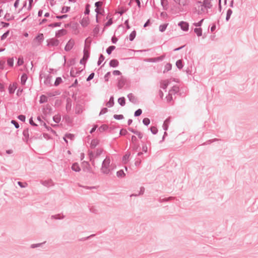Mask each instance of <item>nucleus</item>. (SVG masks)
<instances>
[{"label": "nucleus", "instance_id": "obj_18", "mask_svg": "<svg viewBox=\"0 0 258 258\" xmlns=\"http://www.w3.org/2000/svg\"><path fill=\"white\" fill-rule=\"evenodd\" d=\"M71 168L75 172H79L81 170L79 164L76 162L73 164Z\"/></svg>", "mask_w": 258, "mask_h": 258}, {"label": "nucleus", "instance_id": "obj_12", "mask_svg": "<svg viewBox=\"0 0 258 258\" xmlns=\"http://www.w3.org/2000/svg\"><path fill=\"white\" fill-rule=\"evenodd\" d=\"M51 79L52 76L50 75H48L45 78V80L44 81V84L48 86H51Z\"/></svg>", "mask_w": 258, "mask_h": 258}, {"label": "nucleus", "instance_id": "obj_59", "mask_svg": "<svg viewBox=\"0 0 258 258\" xmlns=\"http://www.w3.org/2000/svg\"><path fill=\"white\" fill-rule=\"evenodd\" d=\"M11 123L14 124L15 127L16 128H18L19 127V124L18 123V122L15 120H12L11 121Z\"/></svg>", "mask_w": 258, "mask_h": 258}, {"label": "nucleus", "instance_id": "obj_5", "mask_svg": "<svg viewBox=\"0 0 258 258\" xmlns=\"http://www.w3.org/2000/svg\"><path fill=\"white\" fill-rule=\"evenodd\" d=\"M114 128L110 126V127H109L106 124H102V125H101L98 129V131H99L100 133H102L104 131H108V132L109 133H111V131Z\"/></svg>", "mask_w": 258, "mask_h": 258}, {"label": "nucleus", "instance_id": "obj_60", "mask_svg": "<svg viewBox=\"0 0 258 258\" xmlns=\"http://www.w3.org/2000/svg\"><path fill=\"white\" fill-rule=\"evenodd\" d=\"M127 134L126 130L122 128L120 130L119 135L120 136H125Z\"/></svg>", "mask_w": 258, "mask_h": 258}, {"label": "nucleus", "instance_id": "obj_61", "mask_svg": "<svg viewBox=\"0 0 258 258\" xmlns=\"http://www.w3.org/2000/svg\"><path fill=\"white\" fill-rule=\"evenodd\" d=\"M113 23L112 18L109 19L108 21L105 24L104 27H108L111 25Z\"/></svg>", "mask_w": 258, "mask_h": 258}, {"label": "nucleus", "instance_id": "obj_38", "mask_svg": "<svg viewBox=\"0 0 258 258\" xmlns=\"http://www.w3.org/2000/svg\"><path fill=\"white\" fill-rule=\"evenodd\" d=\"M136 36V31L135 30L133 31L129 36V39L131 41H132L134 40L135 37Z\"/></svg>", "mask_w": 258, "mask_h": 258}, {"label": "nucleus", "instance_id": "obj_15", "mask_svg": "<svg viewBox=\"0 0 258 258\" xmlns=\"http://www.w3.org/2000/svg\"><path fill=\"white\" fill-rule=\"evenodd\" d=\"M109 66L112 68H116L119 65V61L116 59H111L109 62Z\"/></svg>", "mask_w": 258, "mask_h": 258}, {"label": "nucleus", "instance_id": "obj_10", "mask_svg": "<svg viewBox=\"0 0 258 258\" xmlns=\"http://www.w3.org/2000/svg\"><path fill=\"white\" fill-rule=\"evenodd\" d=\"M17 88V83H14L13 84H10L9 86L8 90L10 94H14Z\"/></svg>", "mask_w": 258, "mask_h": 258}, {"label": "nucleus", "instance_id": "obj_3", "mask_svg": "<svg viewBox=\"0 0 258 258\" xmlns=\"http://www.w3.org/2000/svg\"><path fill=\"white\" fill-rule=\"evenodd\" d=\"M59 41L55 38H51L47 40V46L48 47H54L58 45Z\"/></svg>", "mask_w": 258, "mask_h": 258}, {"label": "nucleus", "instance_id": "obj_31", "mask_svg": "<svg viewBox=\"0 0 258 258\" xmlns=\"http://www.w3.org/2000/svg\"><path fill=\"white\" fill-rule=\"evenodd\" d=\"M169 84V81L168 80L164 81L161 83V88L164 90H165L168 86Z\"/></svg>", "mask_w": 258, "mask_h": 258}, {"label": "nucleus", "instance_id": "obj_27", "mask_svg": "<svg viewBox=\"0 0 258 258\" xmlns=\"http://www.w3.org/2000/svg\"><path fill=\"white\" fill-rule=\"evenodd\" d=\"M176 67L181 70L183 67V61L182 59H178L176 62Z\"/></svg>", "mask_w": 258, "mask_h": 258}, {"label": "nucleus", "instance_id": "obj_40", "mask_svg": "<svg viewBox=\"0 0 258 258\" xmlns=\"http://www.w3.org/2000/svg\"><path fill=\"white\" fill-rule=\"evenodd\" d=\"M61 22H56L54 23H51L48 25L49 27H60L61 26Z\"/></svg>", "mask_w": 258, "mask_h": 258}, {"label": "nucleus", "instance_id": "obj_58", "mask_svg": "<svg viewBox=\"0 0 258 258\" xmlns=\"http://www.w3.org/2000/svg\"><path fill=\"white\" fill-rule=\"evenodd\" d=\"M17 183L22 188L26 187L28 185V184L26 182L23 183L21 181H18Z\"/></svg>", "mask_w": 258, "mask_h": 258}, {"label": "nucleus", "instance_id": "obj_56", "mask_svg": "<svg viewBox=\"0 0 258 258\" xmlns=\"http://www.w3.org/2000/svg\"><path fill=\"white\" fill-rule=\"evenodd\" d=\"M123 115L122 114H114L113 115V118L117 120H120L123 118Z\"/></svg>", "mask_w": 258, "mask_h": 258}, {"label": "nucleus", "instance_id": "obj_54", "mask_svg": "<svg viewBox=\"0 0 258 258\" xmlns=\"http://www.w3.org/2000/svg\"><path fill=\"white\" fill-rule=\"evenodd\" d=\"M178 90H179V88L176 86H174L172 89L169 91V92L170 93V92H174V93H176L177 92H178Z\"/></svg>", "mask_w": 258, "mask_h": 258}, {"label": "nucleus", "instance_id": "obj_34", "mask_svg": "<svg viewBox=\"0 0 258 258\" xmlns=\"http://www.w3.org/2000/svg\"><path fill=\"white\" fill-rule=\"evenodd\" d=\"M168 25V23L163 24L162 25H160L159 26V31L161 32H163L166 29L167 26Z\"/></svg>", "mask_w": 258, "mask_h": 258}, {"label": "nucleus", "instance_id": "obj_63", "mask_svg": "<svg viewBox=\"0 0 258 258\" xmlns=\"http://www.w3.org/2000/svg\"><path fill=\"white\" fill-rule=\"evenodd\" d=\"M66 137H67L68 139H69L71 140H74L75 136L73 134H67L65 135Z\"/></svg>", "mask_w": 258, "mask_h": 258}, {"label": "nucleus", "instance_id": "obj_44", "mask_svg": "<svg viewBox=\"0 0 258 258\" xmlns=\"http://www.w3.org/2000/svg\"><path fill=\"white\" fill-rule=\"evenodd\" d=\"M88 155L90 161H92L93 160H94V158L96 157L92 151H89Z\"/></svg>", "mask_w": 258, "mask_h": 258}, {"label": "nucleus", "instance_id": "obj_9", "mask_svg": "<svg viewBox=\"0 0 258 258\" xmlns=\"http://www.w3.org/2000/svg\"><path fill=\"white\" fill-rule=\"evenodd\" d=\"M75 70H76V68H72L70 71V76L72 77H76L77 76H78L80 75L81 72L83 71V69L81 70H78L75 71Z\"/></svg>", "mask_w": 258, "mask_h": 258}, {"label": "nucleus", "instance_id": "obj_32", "mask_svg": "<svg viewBox=\"0 0 258 258\" xmlns=\"http://www.w3.org/2000/svg\"><path fill=\"white\" fill-rule=\"evenodd\" d=\"M61 120V115L59 114L54 115L53 117V120L56 123H58Z\"/></svg>", "mask_w": 258, "mask_h": 258}, {"label": "nucleus", "instance_id": "obj_13", "mask_svg": "<svg viewBox=\"0 0 258 258\" xmlns=\"http://www.w3.org/2000/svg\"><path fill=\"white\" fill-rule=\"evenodd\" d=\"M67 33V30L64 29H61L55 32V37L59 38L64 35Z\"/></svg>", "mask_w": 258, "mask_h": 258}, {"label": "nucleus", "instance_id": "obj_14", "mask_svg": "<svg viewBox=\"0 0 258 258\" xmlns=\"http://www.w3.org/2000/svg\"><path fill=\"white\" fill-rule=\"evenodd\" d=\"M35 39L39 43L41 44L44 39V35L42 33H39L37 36L35 38Z\"/></svg>", "mask_w": 258, "mask_h": 258}, {"label": "nucleus", "instance_id": "obj_30", "mask_svg": "<svg viewBox=\"0 0 258 258\" xmlns=\"http://www.w3.org/2000/svg\"><path fill=\"white\" fill-rule=\"evenodd\" d=\"M232 12H233V11L231 9H228L227 10V13H226V19H225V20L227 22H228L229 20L230 17L232 14Z\"/></svg>", "mask_w": 258, "mask_h": 258}, {"label": "nucleus", "instance_id": "obj_51", "mask_svg": "<svg viewBox=\"0 0 258 258\" xmlns=\"http://www.w3.org/2000/svg\"><path fill=\"white\" fill-rule=\"evenodd\" d=\"M90 13V5L87 4L85 7V10L84 12L85 15H89Z\"/></svg>", "mask_w": 258, "mask_h": 258}, {"label": "nucleus", "instance_id": "obj_16", "mask_svg": "<svg viewBox=\"0 0 258 258\" xmlns=\"http://www.w3.org/2000/svg\"><path fill=\"white\" fill-rule=\"evenodd\" d=\"M127 98L130 101L133 103H136L137 101V98L134 96L133 93H130L127 95Z\"/></svg>", "mask_w": 258, "mask_h": 258}, {"label": "nucleus", "instance_id": "obj_26", "mask_svg": "<svg viewBox=\"0 0 258 258\" xmlns=\"http://www.w3.org/2000/svg\"><path fill=\"white\" fill-rule=\"evenodd\" d=\"M84 56L83 59H85V61H86L90 56V52L89 50L86 49L85 48L83 50Z\"/></svg>", "mask_w": 258, "mask_h": 258}, {"label": "nucleus", "instance_id": "obj_6", "mask_svg": "<svg viewBox=\"0 0 258 258\" xmlns=\"http://www.w3.org/2000/svg\"><path fill=\"white\" fill-rule=\"evenodd\" d=\"M178 26H179L181 29L183 31H187L189 29V24L187 22L185 21H180Z\"/></svg>", "mask_w": 258, "mask_h": 258}, {"label": "nucleus", "instance_id": "obj_48", "mask_svg": "<svg viewBox=\"0 0 258 258\" xmlns=\"http://www.w3.org/2000/svg\"><path fill=\"white\" fill-rule=\"evenodd\" d=\"M9 30H7L6 32H5L1 37V40H4L9 35Z\"/></svg>", "mask_w": 258, "mask_h": 258}, {"label": "nucleus", "instance_id": "obj_49", "mask_svg": "<svg viewBox=\"0 0 258 258\" xmlns=\"http://www.w3.org/2000/svg\"><path fill=\"white\" fill-rule=\"evenodd\" d=\"M142 113V110L141 109H137L134 113V116L135 117H138L140 116Z\"/></svg>", "mask_w": 258, "mask_h": 258}, {"label": "nucleus", "instance_id": "obj_35", "mask_svg": "<svg viewBox=\"0 0 258 258\" xmlns=\"http://www.w3.org/2000/svg\"><path fill=\"white\" fill-rule=\"evenodd\" d=\"M116 175L118 177H123L125 176V174L124 173L123 170L122 169H120L119 171H117Z\"/></svg>", "mask_w": 258, "mask_h": 258}, {"label": "nucleus", "instance_id": "obj_28", "mask_svg": "<svg viewBox=\"0 0 258 258\" xmlns=\"http://www.w3.org/2000/svg\"><path fill=\"white\" fill-rule=\"evenodd\" d=\"M172 69V64L170 63H167L164 67V70L163 71V73L165 74L167 72L171 70Z\"/></svg>", "mask_w": 258, "mask_h": 258}, {"label": "nucleus", "instance_id": "obj_33", "mask_svg": "<svg viewBox=\"0 0 258 258\" xmlns=\"http://www.w3.org/2000/svg\"><path fill=\"white\" fill-rule=\"evenodd\" d=\"M194 32L196 33L198 37L202 35V29L201 28H196L194 29Z\"/></svg>", "mask_w": 258, "mask_h": 258}, {"label": "nucleus", "instance_id": "obj_42", "mask_svg": "<svg viewBox=\"0 0 258 258\" xmlns=\"http://www.w3.org/2000/svg\"><path fill=\"white\" fill-rule=\"evenodd\" d=\"M62 82V79L60 77H57L54 82V85L55 86H58Z\"/></svg>", "mask_w": 258, "mask_h": 258}, {"label": "nucleus", "instance_id": "obj_52", "mask_svg": "<svg viewBox=\"0 0 258 258\" xmlns=\"http://www.w3.org/2000/svg\"><path fill=\"white\" fill-rule=\"evenodd\" d=\"M95 12L96 13V22H98V15L99 14H102V13L100 12V9L99 8H96L95 10Z\"/></svg>", "mask_w": 258, "mask_h": 258}, {"label": "nucleus", "instance_id": "obj_64", "mask_svg": "<svg viewBox=\"0 0 258 258\" xmlns=\"http://www.w3.org/2000/svg\"><path fill=\"white\" fill-rule=\"evenodd\" d=\"M24 63V61H23V58H19L18 59V61H17V65L18 66H22Z\"/></svg>", "mask_w": 258, "mask_h": 258}, {"label": "nucleus", "instance_id": "obj_29", "mask_svg": "<svg viewBox=\"0 0 258 258\" xmlns=\"http://www.w3.org/2000/svg\"><path fill=\"white\" fill-rule=\"evenodd\" d=\"M118 103L121 106H124L125 104V99L124 97H120L118 99Z\"/></svg>", "mask_w": 258, "mask_h": 258}, {"label": "nucleus", "instance_id": "obj_43", "mask_svg": "<svg viewBox=\"0 0 258 258\" xmlns=\"http://www.w3.org/2000/svg\"><path fill=\"white\" fill-rule=\"evenodd\" d=\"M7 63L10 67H13L14 65V58L10 57L7 60Z\"/></svg>", "mask_w": 258, "mask_h": 258}, {"label": "nucleus", "instance_id": "obj_17", "mask_svg": "<svg viewBox=\"0 0 258 258\" xmlns=\"http://www.w3.org/2000/svg\"><path fill=\"white\" fill-rule=\"evenodd\" d=\"M65 217V216L62 214H58L56 215H51V219H55V220H61L63 219Z\"/></svg>", "mask_w": 258, "mask_h": 258}, {"label": "nucleus", "instance_id": "obj_41", "mask_svg": "<svg viewBox=\"0 0 258 258\" xmlns=\"http://www.w3.org/2000/svg\"><path fill=\"white\" fill-rule=\"evenodd\" d=\"M104 59L105 57L104 56V55L102 54H100L97 62L98 66L100 65L102 61L104 60Z\"/></svg>", "mask_w": 258, "mask_h": 258}, {"label": "nucleus", "instance_id": "obj_57", "mask_svg": "<svg viewBox=\"0 0 258 258\" xmlns=\"http://www.w3.org/2000/svg\"><path fill=\"white\" fill-rule=\"evenodd\" d=\"M99 27L98 25L96 26V27L93 29V33L94 36H96L97 35V34L99 33Z\"/></svg>", "mask_w": 258, "mask_h": 258}, {"label": "nucleus", "instance_id": "obj_4", "mask_svg": "<svg viewBox=\"0 0 258 258\" xmlns=\"http://www.w3.org/2000/svg\"><path fill=\"white\" fill-rule=\"evenodd\" d=\"M165 57V55H163L156 57L149 58L146 60L147 62H156L162 61Z\"/></svg>", "mask_w": 258, "mask_h": 258}, {"label": "nucleus", "instance_id": "obj_45", "mask_svg": "<svg viewBox=\"0 0 258 258\" xmlns=\"http://www.w3.org/2000/svg\"><path fill=\"white\" fill-rule=\"evenodd\" d=\"M150 130L151 132V133L153 134V135H156L158 133V129L156 127V126H151L150 128Z\"/></svg>", "mask_w": 258, "mask_h": 258}, {"label": "nucleus", "instance_id": "obj_2", "mask_svg": "<svg viewBox=\"0 0 258 258\" xmlns=\"http://www.w3.org/2000/svg\"><path fill=\"white\" fill-rule=\"evenodd\" d=\"M212 0H204L203 2L201 1H197V5H199L198 7H201V11L202 12H205V10H208V9H210L212 8V4H211V1Z\"/></svg>", "mask_w": 258, "mask_h": 258}, {"label": "nucleus", "instance_id": "obj_19", "mask_svg": "<svg viewBox=\"0 0 258 258\" xmlns=\"http://www.w3.org/2000/svg\"><path fill=\"white\" fill-rule=\"evenodd\" d=\"M99 143V140L97 139L92 140L90 144V148L91 149H94Z\"/></svg>", "mask_w": 258, "mask_h": 258}, {"label": "nucleus", "instance_id": "obj_46", "mask_svg": "<svg viewBox=\"0 0 258 258\" xmlns=\"http://www.w3.org/2000/svg\"><path fill=\"white\" fill-rule=\"evenodd\" d=\"M143 123L145 125L148 126L150 123V120L149 118H144L143 119Z\"/></svg>", "mask_w": 258, "mask_h": 258}, {"label": "nucleus", "instance_id": "obj_62", "mask_svg": "<svg viewBox=\"0 0 258 258\" xmlns=\"http://www.w3.org/2000/svg\"><path fill=\"white\" fill-rule=\"evenodd\" d=\"M18 118L19 120H20L21 121H22L23 122H24L25 121V119H26V116L24 115L21 114V115H19L18 116Z\"/></svg>", "mask_w": 258, "mask_h": 258}, {"label": "nucleus", "instance_id": "obj_23", "mask_svg": "<svg viewBox=\"0 0 258 258\" xmlns=\"http://www.w3.org/2000/svg\"><path fill=\"white\" fill-rule=\"evenodd\" d=\"M48 101V97L45 95H41L40 96L39 103L42 104L46 103Z\"/></svg>", "mask_w": 258, "mask_h": 258}, {"label": "nucleus", "instance_id": "obj_11", "mask_svg": "<svg viewBox=\"0 0 258 258\" xmlns=\"http://www.w3.org/2000/svg\"><path fill=\"white\" fill-rule=\"evenodd\" d=\"M40 183L44 186L48 187L53 185V181L51 179L41 180Z\"/></svg>", "mask_w": 258, "mask_h": 258}, {"label": "nucleus", "instance_id": "obj_21", "mask_svg": "<svg viewBox=\"0 0 258 258\" xmlns=\"http://www.w3.org/2000/svg\"><path fill=\"white\" fill-rule=\"evenodd\" d=\"M169 122H170L169 118L166 119L164 121L163 125H162V127L164 131H166L168 130V127H169Z\"/></svg>", "mask_w": 258, "mask_h": 258}, {"label": "nucleus", "instance_id": "obj_1", "mask_svg": "<svg viewBox=\"0 0 258 258\" xmlns=\"http://www.w3.org/2000/svg\"><path fill=\"white\" fill-rule=\"evenodd\" d=\"M110 159L109 157L106 156L102 163L101 168L100 169L101 173L104 174H109L112 170L110 168Z\"/></svg>", "mask_w": 258, "mask_h": 258}, {"label": "nucleus", "instance_id": "obj_7", "mask_svg": "<svg viewBox=\"0 0 258 258\" xmlns=\"http://www.w3.org/2000/svg\"><path fill=\"white\" fill-rule=\"evenodd\" d=\"M75 45V41L73 39H71L67 42L65 47L64 50L66 51H70L74 47Z\"/></svg>", "mask_w": 258, "mask_h": 258}, {"label": "nucleus", "instance_id": "obj_39", "mask_svg": "<svg viewBox=\"0 0 258 258\" xmlns=\"http://www.w3.org/2000/svg\"><path fill=\"white\" fill-rule=\"evenodd\" d=\"M4 18L8 21H10L14 19V17L11 16L10 13H7L4 17Z\"/></svg>", "mask_w": 258, "mask_h": 258}, {"label": "nucleus", "instance_id": "obj_55", "mask_svg": "<svg viewBox=\"0 0 258 258\" xmlns=\"http://www.w3.org/2000/svg\"><path fill=\"white\" fill-rule=\"evenodd\" d=\"M45 242H43V243H36V244H32L31 245H30V247L31 248H37V247H40L42 244H43V243H44Z\"/></svg>", "mask_w": 258, "mask_h": 258}, {"label": "nucleus", "instance_id": "obj_20", "mask_svg": "<svg viewBox=\"0 0 258 258\" xmlns=\"http://www.w3.org/2000/svg\"><path fill=\"white\" fill-rule=\"evenodd\" d=\"M114 97L112 96L110 97L109 101L106 103V105L108 107H111L114 105Z\"/></svg>", "mask_w": 258, "mask_h": 258}, {"label": "nucleus", "instance_id": "obj_8", "mask_svg": "<svg viewBox=\"0 0 258 258\" xmlns=\"http://www.w3.org/2000/svg\"><path fill=\"white\" fill-rule=\"evenodd\" d=\"M83 164L84 165L83 169L84 171H86L91 173H93L92 168L90 166L88 162L84 161L83 162Z\"/></svg>", "mask_w": 258, "mask_h": 258}, {"label": "nucleus", "instance_id": "obj_47", "mask_svg": "<svg viewBox=\"0 0 258 258\" xmlns=\"http://www.w3.org/2000/svg\"><path fill=\"white\" fill-rule=\"evenodd\" d=\"M70 7H63L60 12L61 13H66L70 10Z\"/></svg>", "mask_w": 258, "mask_h": 258}, {"label": "nucleus", "instance_id": "obj_36", "mask_svg": "<svg viewBox=\"0 0 258 258\" xmlns=\"http://www.w3.org/2000/svg\"><path fill=\"white\" fill-rule=\"evenodd\" d=\"M115 48H116L115 46L114 45H111V46H109L106 49V53L109 55L111 53V52H112V51H113L115 49Z\"/></svg>", "mask_w": 258, "mask_h": 258}, {"label": "nucleus", "instance_id": "obj_37", "mask_svg": "<svg viewBox=\"0 0 258 258\" xmlns=\"http://www.w3.org/2000/svg\"><path fill=\"white\" fill-rule=\"evenodd\" d=\"M124 85V82L122 79H119L117 83V87L118 89H121Z\"/></svg>", "mask_w": 258, "mask_h": 258}, {"label": "nucleus", "instance_id": "obj_53", "mask_svg": "<svg viewBox=\"0 0 258 258\" xmlns=\"http://www.w3.org/2000/svg\"><path fill=\"white\" fill-rule=\"evenodd\" d=\"M130 154L127 153L125 154L122 157V161L124 162V163H126V161L128 160V158L130 157Z\"/></svg>", "mask_w": 258, "mask_h": 258}, {"label": "nucleus", "instance_id": "obj_24", "mask_svg": "<svg viewBox=\"0 0 258 258\" xmlns=\"http://www.w3.org/2000/svg\"><path fill=\"white\" fill-rule=\"evenodd\" d=\"M28 79L27 75L25 73L23 74L21 77V84L22 85H24Z\"/></svg>", "mask_w": 258, "mask_h": 258}, {"label": "nucleus", "instance_id": "obj_22", "mask_svg": "<svg viewBox=\"0 0 258 258\" xmlns=\"http://www.w3.org/2000/svg\"><path fill=\"white\" fill-rule=\"evenodd\" d=\"M161 5L164 10H167L168 8V3L167 0H161Z\"/></svg>", "mask_w": 258, "mask_h": 258}, {"label": "nucleus", "instance_id": "obj_50", "mask_svg": "<svg viewBox=\"0 0 258 258\" xmlns=\"http://www.w3.org/2000/svg\"><path fill=\"white\" fill-rule=\"evenodd\" d=\"M103 149L101 148H98L96 149V153H95V157H98L102 153Z\"/></svg>", "mask_w": 258, "mask_h": 258}, {"label": "nucleus", "instance_id": "obj_25", "mask_svg": "<svg viewBox=\"0 0 258 258\" xmlns=\"http://www.w3.org/2000/svg\"><path fill=\"white\" fill-rule=\"evenodd\" d=\"M23 135L27 142L29 138V129L28 128L24 130L23 132Z\"/></svg>", "mask_w": 258, "mask_h": 258}]
</instances>
